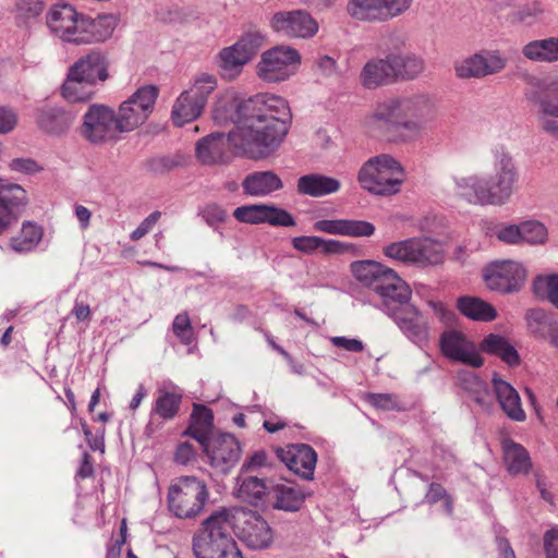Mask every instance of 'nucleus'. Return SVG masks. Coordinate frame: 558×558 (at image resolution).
<instances>
[{"label":"nucleus","instance_id":"obj_63","mask_svg":"<svg viewBox=\"0 0 558 558\" xmlns=\"http://www.w3.org/2000/svg\"><path fill=\"white\" fill-rule=\"evenodd\" d=\"M204 216L209 223L214 225L225 221L228 215L225 209L216 205H211L205 209Z\"/></svg>","mask_w":558,"mask_h":558},{"label":"nucleus","instance_id":"obj_30","mask_svg":"<svg viewBox=\"0 0 558 558\" xmlns=\"http://www.w3.org/2000/svg\"><path fill=\"white\" fill-rule=\"evenodd\" d=\"M205 108L204 105L183 90L172 105L171 121L177 126H183L198 119Z\"/></svg>","mask_w":558,"mask_h":558},{"label":"nucleus","instance_id":"obj_59","mask_svg":"<svg viewBox=\"0 0 558 558\" xmlns=\"http://www.w3.org/2000/svg\"><path fill=\"white\" fill-rule=\"evenodd\" d=\"M160 218V213L150 214L131 234L133 241H138L147 234Z\"/></svg>","mask_w":558,"mask_h":558},{"label":"nucleus","instance_id":"obj_17","mask_svg":"<svg viewBox=\"0 0 558 558\" xmlns=\"http://www.w3.org/2000/svg\"><path fill=\"white\" fill-rule=\"evenodd\" d=\"M201 445L210 465L220 472H227L240 459L239 441L230 434H213Z\"/></svg>","mask_w":558,"mask_h":558},{"label":"nucleus","instance_id":"obj_32","mask_svg":"<svg viewBox=\"0 0 558 558\" xmlns=\"http://www.w3.org/2000/svg\"><path fill=\"white\" fill-rule=\"evenodd\" d=\"M340 186L337 179L317 173L306 174L298 180V192L313 197L336 193Z\"/></svg>","mask_w":558,"mask_h":558},{"label":"nucleus","instance_id":"obj_20","mask_svg":"<svg viewBox=\"0 0 558 558\" xmlns=\"http://www.w3.org/2000/svg\"><path fill=\"white\" fill-rule=\"evenodd\" d=\"M233 217L243 223H268L274 227H292L295 220L287 210L272 205H245L233 211Z\"/></svg>","mask_w":558,"mask_h":558},{"label":"nucleus","instance_id":"obj_60","mask_svg":"<svg viewBox=\"0 0 558 558\" xmlns=\"http://www.w3.org/2000/svg\"><path fill=\"white\" fill-rule=\"evenodd\" d=\"M195 456V448L189 441H182L179 444L175 451V460L182 464L187 463Z\"/></svg>","mask_w":558,"mask_h":558},{"label":"nucleus","instance_id":"obj_43","mask_svg":"<svg viewBox=\"0 0 558 558\" xmlns=\"http://www.w3.org/2000/svg\"><path fill=\"white\" fill-rule=\"evenodd\" d=\"M218 78L208 72L196 73L184 92L206 107L209 96L217 89Z\"/></svg>","mask_w":558,"mask_h":558},{"label":"nucleus","instance_id":"obj_26","mask_svg":"<svg viewBox=\"0 0 558 558\" xmlns=\"http://www.w3.org/2000/svg\"><path fill=\"white\" fill-rule=\"evenodd\" d=\"M292 247L303 254L311 255L322 253L325 255L343 254L351 250L352 245L333 239H324L317 235H301L291 240Z\"/></svg>","mask_w":558,"mask_h":558},{"label":"nucleus","instance_id":"obj_11","mask_svg":"<svg viewBox=\"0 0 558 558\" xmlns=\"http://www.w3.org/2000/svg\"><path fill=\"white\" fill-rule=\"evenodd\" d=\"M87 15L66 3L52 5L46 14L49 31L65 43L82 45Z\"/></svg>","mask_w":558,"mask_h":558},{"label":"nucleus","instance_id":"obj_41","mask_svg":"<svg viewBox=\"0 0 558 558\" xmlns=\"http://www.w3.org/2000/svg\"><path fill=\"white\" fill-rule=\"evenodd\" d=\"M350 269L359 282L375 290L388 267L374 260H357L351 264Z\"/></svg>","mask_w":558,"mask_h":558},{"label":"nucleus","instance_id":"obj_6","mask_svg":"<svg viewBox=\"0 0 558 558\" xmlns=\"http://www.w3.org/2000/svg\"><path fill=\"white\" fill-rule=\"evenodd\" d=\"M302 60V54L295 47L278 44L260 53L254 72L265 84H280L299 73Z\"/></svg>","mask_w":558,"mask_h":558},{"label":"nucleus","instance_id":"obj_25","mask_svg":"<svg viewBox=\"0 0 558 558\" xmlns=\"http://www.w3.org/2000/svg\"><path fill=\"white\" fill-rule=\"evenodd\" d=\"M492 386L495 397L507 416L513 421L523 422L526 415L518 391L497 374H494L492 378Z\"/></svg>","mask_w":558,"mask_h":558},{"label":"nucleus","instance_id":"obj_48","mask_svg":"<svg viewBox=\"0 0 558 558\" xmlns=\"http://www.w3.org/2000/svg\"><path fill=\"white\" fill-rule=\"evenodd\" d=\"M265 483L257 477L243 478L236 490V497L250 504H257L266 494Z\"/></svg>","mask_w":558,"mask_h":558},{"label":"nucleus","instance_id":"obj_52","mask_svg":"<svg viewBox=\"0 0 558 558\" xmlns=\"http://www.w3.org/2000/svg\"><path fill=\"white\" fill-rule=\"evenodd\" d=\"M534 290L558 308V275L537 277L534 281Z\"/></svg>","mask_w":558,"mask_h":558},{"label":"nucleus","instance_id":"obj_58","mask_svg":"<svg viewBox=\"0 0 558 558\" xmlns=\"http://www.w3.org/2000/svg\"><path fill=\"white\" fill-rule=\"evenodd\" d=\"M330 342L333 347L343 349L348 352H362L364 350V344L359 339H351L347 337H332L330 338Z\"/></svg>","mask_w":558,"mask_h":558},{"label":"nucleus","instance_id":"obj_12","mask_svg":"<svg viewBox=\"0 0 558 558\" xmlns=\"http://www.w3.org/2000/svg\"><path fill=\"white\" fill-rule=\"evenodd\" d=\"M81 135L90 143H104L117 138L118 129L116 112L104 105H93L83 117L80 128Z\"/></svg>","mask_w":558,"mask_h":558},{"label":"nucleus","instance_id":"obj_39","mask_svg":"<svg viewBox=\"0 0 558 558\" xmlns=\"http://www.w3.org/2000/svg\"><path fill=\"white\" fill-rule=\"evenodd\" d=\"M280 178L274 172H255L243 182L245 193L253 196H262L281 189Z\"/></svg>","mask_w":558,"mask_h":558},{"label":"nucleus","instance_id":"obj_3","mask_svg":"<svg viewBox=\"0 0 558 558\" xmlns=\"http://www.w3.org/2000/svg\"><path fill=\"white\" fill-rule=\"evenodd\" d=\"M493 157L492 173L456 179L457 198L478 206H502L511 199L519 182L518 167L511 155L502 148L493 150Z\"/></svg>","mask_w":558,"mask_h":558},{"label":"nucleus","instance_id":"obj_31","mask_svg":"<svg viewBox=\"0 0 558 558\" xmlns=\"http://www.w3.org/2000/svg\"><path fill=\"white\" fill-rule=\"evenodd\" d=\"M420 248V239L413 238L386 245L384 255L396 262L418 266V263L428 260L426 256L421 255Z\"/></svg>","mask_w":558,"mask_h":558},{"label":"nucleus","instance_id":"obj_42","mask_svg":"<svg viewBox=\"0 0 558 558\" xmlns=\"http://www.w3.org/2000/svg\"><path fill=\"white\" fill-rule=\"evenodd\" d=\"M275 506L286 511H296L304 502L305 494L298 486L291 484H277L272 488Z\"/></svg>","mask_w":558,"mask_h":558},{"label":"nucleus","instance_id":"obj_7","mask_svg":"<svg viewBox=\"0 0 558 558\" xmlns=\"http://www.w3.org/2000/svg\"><path fill=\"white\" fill-rule=\"evenodd\" d=\"M265 41V36L260 32L253 31L244 33L233 45L222 48L218 53V66L222 77L236 78Z\"/></svg>","mask_w":558,"mask_h":558},{"label":"nucleus","instance_id":"obj_47","mask_svg":"<svg viewBox=\"0 0 558 558\" xmlns=\"http://www.w3.org/2000/svg\"><path fill=\"white\" fill-rule=\"evenodd\" d=\"M37 120L39 126L49 133L63 132L71 123V117L68 113L56 109L40 112Z\"/></svg>","mask_w":558,"mask_h":558},{"label":"nucleus","instance_id":"obj_55","mask_svg":"<svg viewBox=\"0 0 558 558\" xmlns=\"http://www.w3.org/2000/svg\"><path fill=\"white\" fill-rule=\"evenodd\" d=\"M428 313H430L435 318H437L441 324L449 325L454 319V313L448 308V306L440 302L429 300L427 302Z\"/></svg>","mask_w":558,"mask_h":558},{"label":"nucleus","instance_id":"obj_22","mask_svg":"<svg viewBox=\"0 0 558 558\" xmlns=\"http://www.w3.org/2000/svg\"><path fill=\"white\" fill-rule=\"evenodd\" d=\"M375 292L383 299L386 306L401 307L410 301L412 290L410 286L391 268L388 267Z\"/></svg>","mask_w":558,"mask_h":558},{"label":"nucleus","instance_id":"obj_53","mask_svg":"<svg viewBox=\"0 0 558 558\" xmlns=\"http://www.w3.org/2000/svg\"><path fill=\"white\" fill-rule=\"evenodd\" d=\"M172 331L174 336L184 344H190L195 339L190 316L185 312L180 313L174 317L172 323Z\"/></svg>","mask_w":558,"mask_h":558},{"label":"nucleus","instance_id":"obj_10","mask_svg":"<svg viewBox=\"0 0 558 558\" xmlns=\"http://www.w3.org/2000/svg\"><path fill=\"white\" fill-rule=\"evenodd\" d=\"M434 112V102L426 95H412L387 99L376 106L371 117L374 121H397L400 118L424 120Z\"/></svg>","mask_w":558,"mask_h":558},{"label":"nucleus","instance_id":"obj_16","mask_svg":"<svg viewBox=\"0 0 558 558\" xmlns=\"http://www.w3.org/2000/svg\"><path fill=\"white\" fill-rule=\"evenodd\" d=\"M507 59L498 50H483L454 63L456 75L460 78H482L499 73L506 68Z\"/></svg>","mask_w":558,"mask_h":558},{"label":"nucleus","instance_id":"obj_37","mask_svg":"<svg viewBox=\"0 0 558 558\" xmlns=\"http://www.w3.org/2000/svg\"><path fill=\"white\" fill-rule=\"evenodd\" d=\"M457 307L462 315L473 320L490 322L497 317L496 310L489 303L475 296L459 298Z\"/></svg>","mask_w":558,"mask_h":558},{"label":"nucleus","instance_id":"obj_36","mask_svg":"<svg viewBox=\"0 0 558 558\" xmlns=\"http://www.w3.org/2000/svg\"><path fill=\"white\" fill-rule=\"evenodd\" d=\"M504 461L509 473L526 474L531 469V459L526 449L512 441L505 440L502 442Z\"/></svg>","mask_w":558,"mask_h":558},{"label":"nucleus","instance_id":"obj_15","mask_svg":"<svg viewBox=\"0 0 558 558\" xmlns=\"http://www.w3.org/2000/svg\"><path fill=\"white\" fill-rule=\"evenodd\" d=\"M439 348L441 354L450 361L474 368L484 364V359L476 344L460 330H445L439 338Z\"/></svg>","mask_w":558,"mask_h":558},{"label":"nucleus","instance_id":"obj_24","mask_svg":"<svg viewBox=\"0 0 558 558\" xmlns=\"http://www.w3.org/2000/svg\"><path fill=\"white\" fill-rule=\"evenodd\" d=\"M279 458L295 474L305 478L313 474L316 453L307 445H291L280 450Z\"/></svg>","mask_w":558,"mask_h":558},{"label":"nucleus","instance_id":"obj_51","mask_svg":"<svg viewBox=\"0 0 558 558\" xmlns=\"http://www.w3.org/2000/svg\"><path fill=\"white\" fill-rule=\"evenodd\" d=\"M420 239V253L423 257H427L428 260H424L418 263L420 267H427L440 264L445 257V248L441 243L434 241L429 238H418Z\"/></svg>","mask_w":558,"mask_h":558},{"label":"nucleus","instance_id":"obj_57","mask_svg":"<svg viewBox=\"0 0 558 558\" xmlns=\"http://www.w3.org/2000/svg\"><path fill=\"white\" fill-rule=\"evenodd\" d=\"M546 558H558V527L547 531L544 535Z\"/></svg>","mask_w":558,"mask_h":558},{"label":"nucleus","instance_id":"obj_49","mask_svg":"<svg viewBox=\"0 0 558 558\" xmlns=\"http://www.w3.org/2000/svg\"><path fill=\"white\" fill-rule=\"evenodd\" d=\"M463 388L470 393V397L481 407H487L492 403V397L485 381L480 379L474 373H466L462 380Z\"/></svg>","mask_w":558,"mask_h":558},{"label":"nucleus","instance_id":"obj_38","mask_svg":"<svg viewBox=\"0 0 558 558\" xmlns=\"http://www.w3.org/2000/svg\"><path fill=\"white\" fill-rule=\"evenodd\" d=\"M43 238V229L37 223L25 221L21 230L10 239L9 246L16 253L33 251Z\"/></svg>","mask_w":558,"mask_h":558},{"label":"nucleus","instance_id":"obj_8","mask_svg":"<svg viewBox=\"0 0 558 558\" xmlns=\"http://www.w3.org/2000/svg\"><path fill=\"white\" fill-rule=\"evenodd\" d=\"M159 94L155 85H144L123 101L116 113L120 132H131L143 125L151 112Z\"/></svg>","mask_w":558,"mask_h":558},{"label":"nucleus","instance_id":"obj_21","mask_svg":"<svg viewBox=\"0 0 558 558\" xmlns=\"http://www.w3.org/2000/svg\"><path fill=\"white\" fill-rule=\"evenodd\" d=\"M391 316L403 332L415 342L426 341L432 329L428 314L420 312L416 307L405 304L393 308Z\"/></svg>","mask_w":558,"mask_h":558},{"label":"nucleus","instance_id":"obj_56","mask_svg":"<svg viewBox=\"0 0 558 558\" xmlns=\"http://www.w3.org/2000/svg\"><path fill=\"white\" fill-rule=\"evenodd\" d=\"M44 5V0H15L16 10L26 17L39 15Z\"/></svg>","mask_w":558,"mask_h":558},{"label":"nucleus","instance_id":"obj_34","mask_svg":"<svg viewBox=\"0 0 558 558\" xmlns=\"http://www.w3.org/2000/svg\"><path fill=\"white\" fill-rule=\"evenodd\" d=\"M395 81L397 80H413L417 77L425 69L423 58L415 53H389Z\"/></svg>","mask_w":558,"mask_h":558},{"label":"nucleus","instance_id":"obj_2","mask_svg":"<svg viewBox=\"0 0 558 558\" xmlns=\"http://www.w3.org/2000/svg\"><path fill=\"white\" fill-rule=\"evenodd\" d=\"M233 534L253 549L268 547L274 534L258 514L240 508H220L202 521L193 538L197 558H244Z\"/></svg>","mask_w":558,"mask_h":558},{"label":"nucleus","instance_id":"obj_29","mask_svg":"<svg viewBox=\"0 0 558 558\" xmlns=\"http://www.w3.org/2000/svg\"><path fill=\"white\" fill-rule=\"evenodd\" d=\"M523 58L534 63L558 62V36L534 39L521 49Z\"/></svg>","mask_w":558,"mask_h":558},{"label":"nucleus","instance_id":"obj_50","mask_svg":"<svg viewBox=\"0 0 558 558\" xmlns=\"http://www.w3.org/2000/svg\"><path fill=\"white\" fill-rule=\"evenodd\" d=\"M522 244L542 245L548 239L545 225L537 220H525L521 222Z\"/></svg>","mask_w":558,"mask_h":558},{"label":"nucleus","instance_id":"obj_62","mask_svg":"<svg viewBox=\"0 0 558 558\" xmlns=\"http://www.w3.org/2000/svg\"><path fill=\"white\" fill-rule=\"evenodd\" d=\"M16 124L15 114L4 108H0V133H7L13 130Z\"/></svg>","mask_w":558,"mask_h":558},{"label":"nucleus","instance_id":"obj_35","mask_svg":"<svg viewBox=\"0 0 558 558\" xmlns=\"http://www.w3.org/2000/svg\"><path fill=\"white\" fill-rule=\"evenodd\" d=\"M480 352L496 355L500 357L509 366H518L520 356L513 345L502 336L490 333L486 336L480 343Z\"/></svg>","mask_w":558,"mask_h":558},{"label":"nucleus","instance_id":"obj_18","mask_svg":"<svg viewBox=\"0 0 558 558\" xmlns=\"http://www.w3.org/2000/svg\"><path fill=\"white\" fill-rule=\"evenodd\" d=\"M538 126L558 136V78L545 83L534 96Z\"/></svg>","mask_w":558,"mask_h":558},{"label":"nucleus","instance_id":"obj_13","mask_svg":"<svg viewBox=\"0 0 558 558\" xmlns=\"http://www.w3.org/2000/svg\"><path fill=\"white\" fill-rule=\"evenodd\" d=\"M483 280L490 290L504 293L514 292L524 284L526 269L515 260H497L483 269Z\"/></svg>","mask_w":558,"mask_h":558},{"label":"nucleus","instance_id":"obj_27","mask_svg":"<svg viewBox=\"0 0 558 558\" xmlns=\"http://www.w3.org/2000/svg\"><path fill=\"white\" fill-rule=\"evenodd\" d=\"M69 72L96 87L108 78V64L100 53L93 52L76 61Z\"/></svg>","mask_w":558,"mask_h":558},{"label":"nucleus","instance_id":"obj_40","mask_svg":"<svg viewBox=\"0 0 558 558\" xmlns=\"http://www.w3.org/2000/svg\"><path fill=\"white\" fill-rule=\"evenodd\" d=\"M181 400L182 393L179 388L163 387L158 391L154 413L165 420L173 418L179 411Z\"/></svg>","mask_w":558,"mask_h":558},{"label":"nucleus","instance_id":"obj_19","mask_svg":"<svg viewBox=\"0 0 558 558\" xmlns=\"http://www.w3.org/2000/svg\"><path fill=\"white\" fill-rule=\"evenodd\" d=\"M27 202V192L21 185L0 180V234L17 221Z\"/></svg>","mask_w":558,"mask_h":558},{"label":"nucleus","instance_id":"obj_23","mask_svg":"<svg viewBox=\"0 0 558 558\" xmlns=\"http://www.w3.org/2000/svg\"><path fill=\"white\" fill-rule=\"evenodd\" d=\"M313 230L331 235L371 236L375 232L373 223L354 219H320L313 225Z\"/></svg>","mask_w":558,"mask_h":558},{"label":"nucleus","instance_id":"obj_54","mask_svg":"<svg viewBox=\"0 0 558 558\" xmlns=\"http://www.w3.org/2000/svg\"><path fill=\"white\" fill-rule=\"evenodd\" d=\"M495 235L499 241H501L506 244H512V245L522 244L521 222L518 225H514V223L500 225L496 228Z\"/></svg>","mask_w":558,"mask_h":558},{"label":"nucleus","instance_id":"obj_5","mask_svg":"<svg viewBox=\"0 0 558 558\" xmlns=\"http://www.w3.org/2000/svg\"><path fill=\"white\" fill-rule=\"evenodd\" d=\"M404 179L402 166L389 155L371 158L357 173V181L362 189L381 196L397 194L401 190Z\"/></svg>","mask_w":558,"mask_h":558},{"label":"nucleus","instance_id":"obj_28","mask_svg":"<svg viewBox=\"0 0 558 558\" xmlns=\"http://www.w3.org/2000/svg\"><path fill=\"white\" fill-rule=\"evenodd\" d=\"M393 70L389 54L386 59H372L366 62L361 72V83L366 88H376L395 82Z\"/></svg>","mask_w":558,"mask_h":558},{"label":"nucleus","instance_id":"obj_4","mask_svg":"<svg viewBox=\"0 0 558 558\" xmlns=\"http://www.w3.org/2000/svg\"><path fill=\"white\" fill-rule=\"evenodd\" d=\"M210 490L205 480L182 475L171 481L167 489L169 512L181 520H193L206 509Z\"/></svg>","mask_w":558,"mask_h":558},{"label":"nucleus","instance_id":"obj_45","mask_svg":"<svg viewBox=\"0 0 558 558\" xmlns=\"http://www.w3.org/2000/svg\"><path fill=\"white\" fill-rule=\"evenodd\" d=\"M211 424V411L204 405H195L192 413V423L185 434L202 444L208 438L207 433L210 429Z\"/></svg>","mask_w":558,"mask_h":558},{"label":"nucleus","instance_id":"obj_61","mask_svg":"<svg viewBox=\"0 0 558 558\" xmlns=\"http://www.w3.org/2000/svg\"><path fill=\"white\" fill-rule=\"evenodd\" d=\"M300 4L316 12H323L333 8L339 0H298Z\"/></svg>","mask_w":558,"mask_h":558},{"label":"nucleus","instance_id":"obj_1","mask_svg":"<svg viewBox=\"0 0 558 558\" xmlns=\"http://www.w3.org/2000/svg\"><path fill=\"white\" fill-rule=\"evenodd\" d=\"M234 128L228 136L211 133L196 144V157L204 165L228 162L234 155L264 158L282 141L291 118L288 101L262 93L232 105Z\"/></svg>","mask_w":558,"mask_h":558},{"label":"nucleus","instance_id":"obj_9","mask_svg":"<svg viewBox=\"0 0 558 558\" xmlns=\"http://www.w3.org/2000/svg\"><path fill=\"white\" fill-rule=\"evenodd\" d=\"M414 0H348L347 14L356 22H388L405 14Z\"/></svg>","mask_w":558,"mask_h":558},{"label":"nucleus","instance_id":"obj_46","mask_svg":"<svg viewBox=\"0 0 558 558\" xmlns=\"http://www.w3.org/2000/svg\"><path fill=\"white\" fill-rule=\"evenodd\" d=\"M388 126L393 128L396 132L395 141L412 142L420 137L423 131V120L412 118H400L397 121H383Z\"/></svg>","mask_w":558,"mask_h":558},{"label":"nucleus","instance_id":"obj_64","mask_svg":"<svg viewBox=\"0 0 558 558\" xmlns=\"http://www.w3.org/2000/svg\"><path fill=\"white\" fill-rule=\"evenodd\" d=\"M369 402L374 407L384 409V410H390L396 407V401L393 400V398L390 395H383V393L371 395Z\"/></svg>","mask_w":558,"mask_h":558},{"label":"nucleus","instance_id":"obj_14","mask_svg":"<svg viewBox=\"0 0 558 558\" xmlns=\"http://www.w3.org/2000/svg\"><path fill=\"white\" fill-rule=\"evenodd\" d=\"M270 27L278 35L290 39L313 38L319 31L317 20L302 9L275 13L270 20Z\"/></svg>","mask_w":558,"mask_h":558},{"label":"nucleus","instance_id":"obj_33","mask_svg":"<svg viewBox=\"0 0 558 558\" xmlns=\"http://www.w3.org/2000/svg\"><path fill=\"white\" fill-rule=\"evenodd\" d=\"M87 25L84 27L82 45L104 41L111 37L117 25L118 17L113 14L98 15L92 19L87 15Z\"/></svg>","mask_w":558,"mask_h":558},{"label":"nucleus","instance_id":"obj_44","mask_svg":"<svg viewBox=\"0 0 558 558\" xmlns=\"http://www.w3.org/2000/svg\"><path fill=\"white\" fill-rule=\"evenodd\" d=\"M95 90L96 87L69 72L62 85L61 94L68 101L76 102L88 100L95 94Z\"/></svg>","mask_w":558,"mask_h":558}]
</instances>
